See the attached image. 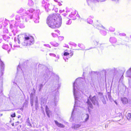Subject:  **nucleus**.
<instances>
[{"label": "nucleus", "mask_w": 131, "mask_h": 131, "mask_svg": "<svg viewBox=\"0 0 131 131\" xmlns=\"http://www.w3.org/2000/svg\"><path fill=\"white\" fill-rule=\"evenodd\" d=\"M62 19L59 14H53L50 15L47 17V23L51 28H59L61 24Z\"/></svg>", "instance_id": "obj_1"}, {"label": "nucleus", "mask_w": 131, "mask_h": 131, "mask_svg": "<svg viewBox=\"0 0 131 131\" xmlns=\"http://www.w3.org/2000/svg\"><path fill=\"white\" fill-rule=\"evenodd\" d=\"M45 68L46 70L45 73L44 71L43 72L41 77V82L42 83H44L43 85V84H40L39 85L38 87L39 89V91H40L43 85L48 81L50 78V74L51 73L50 71H49L47 67H45Z\"/></svg>", "instance_id": "obj_2"}, {"label": "nucleus", "mask_w": 131, "mask_h": 131, "mask_svg": "<svg viewBox=\"0 0 131 131\" xmlns=\"http://www.w3.org/2000/svg\"><path fill=\"white\" fill-rule=\"evenodd\" d=\"M82 79L81 78H79L77 79L73 83V95L75 98V104L74 106V110L76 109L75 107L76 106H78L77 105V103L78 102H80L79 101H78L77 99L79 97V96L80 95V93L78 91V90H79L78 87H77L76 85H77V81L79 80L80 79Z\"/></svg>", "instance_id": "obj_3"}, {"label": "nucleus", "mask_w": 131, "mask_h": 131, "mask_svg": "<svg viewBox=\"0 0 131 131\" xmlns=\"http://www.w3.org/2000/svg\"><path fill=\"white\" fill-rule=\"evenodd\" d=\"M34 39L31 36L25 35L24 39V41L22 42L23 45L26 46L32 44L34 43Z\"/></svg>", "instance_id": "obj_4"}, {"label": "nucleus", "mask_w": 131, "mask_h": 131, "mask_svg": "<svg viewBox=\"0 0 131 131\" xmlns=\"http://www.w3.org/2000/svg\"><path fill=\"white\" fill-rule=\"evenodd\" d=\"M99 23L97 20L96 22L93 23V25L94 27L100 30V32L102 34L104 35H106V32L103 30L104 29H105V28L101 25H99Z\"/></svg>", "instance_id": "obj_5"}, {"label": "nucleus", "mask_w": 131, "mask_h": 131, "mask_svg": "<svg viewBox=\"0 0 131 131\" xmlns=\"http://www.w3.org/2000/svg\"><path fill=\"white\" fill-rule=\"evenodd\" d=\"M89 98L91 101L92 103L94 105H96L97 106H99V104L98 102V99L96 96H94L92 98H91V95H90Z\"/></svg>", "instance_id": "obj_6"}, {"label": "nucleus", "mask_w": 131, "mask_h": 131, "mask_svg": "<svg viewBox=\"0 0 131 131\" xmlns=\"http://www.w3.org/2000/svg\"><path fill=\"white\" fill-rule=\"evenodd\" d=\"M75 13L72 12L69 15V16L73 20H75L76 19V17H78V13L77 14L76 12H74Z\"/></svg>", "instance_id": "obj_7"}, {"label": "nucleus", "mask_w": 131, "mask_h": 131, "mask_svg": "<svg viewBox=\"0 0 131 131\" xmlns=\"http://www.w3.org/2000/svg\"><path fill=\"white\" fill-rule=\"evenodd\" d=\"M89 115L88 114H85L82 117V120L84 122H86L89 119Z\"/></svg>", "instance_id": "obj_8"}, {"label": "nucleus", "mask_w": 131, "mask_h": 131, "mask_svg": "<svg viewBox=\"0 0 131 131\" xmlns=\"http://www.w3.org/2000/svg\"><path fill=\"white\" fill-rule=\"evenodd\" d=\"M121 100L124 104H125L128 103V99L126 97H121Z\"/></svg>", "instance_id": "obj_9"}, {"label": "nucleus", "mask_w": 131, "mask_h": 131, "mask_svg": "<svg viewBox=\"0 0 131 131\" xmlns=\"http://www.w3.org/2000/svg\"><path fill=\"white\" fill-rule=\"evenodd\" d=\"M81 126V124H75L74 125V126L72 127V128L76 130H77L79 129Z\"/></svg>", "instance_id": "obj_10"}, {"label": "nucleus", "mask_w": 131, "mask_h": 131, "mask_svg": "<svg viewBox=\"0 0 131 131\" xmlns=\"http://www.w3.org/2000/svg\"><path fill=\"white\" fill-rule=\"evenodd\" d=\"M47 99L46 98H42L41 99V104L42 105L44 106L46 104L47 101Z\"/></svg>", "instance_id": "obj_11"}, {"label": "nucleus", "mask_w": 131, "mask_h": 131, "mask_svg": "<svg viewBox=\"0 0 131 131\" xmlns=\"http://www.w3.org/2000/svg\"><path fill=\"white\" fill-rule=\"evenodd\" d=\"M86 103L87 104L88 107H89L91 108H93L92 104L91 102L90 101L88 98V100L86 102Z\"/></svg>", "instance_id": "obj_12"}, {"label": "nucleus", "mask_w": 131, "mask_h": 131, "mask_svg": "<svg viewBox=\"0 0 131 131\" xmlns=\"http://www.w3.org/2000/svg\"><path fill=\"white\" fill-rule=\"evenodd\" d=\"M54 122L56 125L58 127L63 128L64 127V126L62 124L59 123L57 121H54Z\"/></svg>", "instance_id": "obj_13"}, {"label": "nucleus", "mask_w": 131, "mask_h": 131, "mask_svg": "<svg viewBox=\"0 0 131 131\" xmlns=\"http://www.w3.org/2000/svg\"><path fill=\"white\" fill-rule=\"evenodd\" d=\"M46 110L47 114L48 116L49 117H50V114L51 112L49 110L48 108V107L47 106H46Z\"/></svg>", "instance_id": "obj_14"}, {"label": "nucleus", "mask_w": 131, "mask_h": 131, "mask_svg": "<svg viewBox=\"0 0 131 131\" xmlns=\"http://www.w3.org/2000/svg\"><path fill=\"white\" fill-rule=\"evenodd\" d=\"M110 41L112 43H115L116 42V40L115 38L112 37L110 38Z\"/></svg>", "instance_id": "obj_15"}, {"label": "nucleus", "mask_w": 131, "mask_h": 131, "mask_svg": "<svg viewBox=\"0 0 131 131\" xmlns=\"http://www.w3.org/2000/svg\"><path fill=\"white\" fill-rule=\"evenodd\" d=\"M38 98L37 97H36V99H35V108L36 110H37V108L38 106Z\"/></svg>", "instance_id": "obj_16"}, {"label": "nucleus", "mask_w": 131, "mask_h": 131, "mask_svg": "<svg viewBox=\"0 0 131 131\" xmlns=\"http://www.w3.org/2000/svg\"><path fill=\"white\" fill-rule=\"evenodd\" d=\"M57 95L56 96L54 97V103H55L56 102H57L58 101V90H57Z\"/></svg>", "instance_id": "obj_17"}, {"label": "nucleus", "mask_w": 131, "mask_h": 131, "mask_svg": "<svg viewBox=\"0 0 131 131\" xmlns=\"http://www.w3.org/2000/svg\"><path fill=\"white\" fill-rule=\"evenodd\" d=\"M17 73H19L20 72H22V70L21 68L20 65H19L17 68Z\"/></svg>", "instance_id": "obj_18"}, {"label": "nucleus", "mask_w": 131, "mask_h": 131, "mask_svg": "<svg viewBox=\"0 0 131 131\" xmlns=\"http://www.w3.org/2000/svg\"><path fill=\"white\" fill-rule=\"evenodd\" d=\"M66 20L67 21L66 23V24L69 25L71 24L72 21L71 19H69L68 18H66Z\"/></svg>", "instance_id": "obj_19"}, {"label": "nucleus", "mask_w": 131, "mask_h": 131, "mask_svg": "<svg viewBox=\"0 0 131 131\" xmlns=\"http://www.w3.org/2000/svg\"><path fill=\"white\" fill-rule=\"evenodd\" d=\"M127 73L128 76L130 77L131 76V68L127 72Z\"/></svg>", "instance_id": "obj_20"}, {"label": "nucleus", "mask_w": 131, "mask_h": 131, "mask_svg": "<svg viewBox=\"0 0 131 131\" xmlns=\"http://www.w3.org/2000/svg\"><path fill=\"white\" fill-rule=\"evenodd\" d=\"M50 43L53 46H55V47L59 45V44L58 43L56 42H51Z\"/></svg>", "instance_id": "obj_21"}, {"label": "nucleus", "mask_w": 131, "mask_h": 131, "mask_svg": "<svg viewBox=\"0 0 131 131\" xmlns=\"http://www.w3.org/2000/svg\"><path fill=\"white\" fill-rule=\"evenodd\" d=\"M87 21L88 23L90 24H92L93 23L92 20L90 18H89L87 19Z\"/></svg>", "instance_id": "obj_22"}, {"label": "nucleus", "mask_w": 131, "mask_h": 131, "mask_svg": "<svg viewBox=\"0 0 131 131\" xmlns=\"http://www.w3.org/2000/svg\"><path fill=\"white\" fill-rule=\"evenodd\" d=\"M127 119L129 120H131V114L128 113L127 116Z\"/></svg>", "instance_id": "obj_23"}, {"label": "nucleus", "mask_w": 131, "mask_h": 131, "mask_svg": "<svg viewBox=\"0 0 131 131\" xmlns=\"http://www.w3.org/2000/svg\"><path fill=\"white\" fill-rule=\"evenodd\" d=\"M69 53L66 52H65L64 53V57H63V58L64 59V60H65V61H66V60L65 59V58H66V56H67L68 55H69Z\"/></svg>", "instance_id": "obj_24"}, {"label": "nucleus", "mask_w": 131, "mask_h": 131, "mask_svg": "<svg viewBox=\"0 0 131 131\" xmlns=\"http://www.w3.org/2000/svg\"><path fill=\"white\" fill-rule=\"evenodd\" d=\"M16 43V44L18 43L19 44L20 43V41L18 39H14Z\"/></svg>", "instance_id": "obj_25"}, {"label": "nucleus", "mask_w": 131, "mask_h": 131, "mask_svg": "<svg viewBox=\"0 0 131 131\" xmlns=\"http://www.w3.org/2000/svg\"><path fill=\"white\" fill-rule=\"evenodd\" d=\"M52 35L53 37H56L58 36L57 34L54 33H52L51 34Z\"/></svg>", "instance_id": "obj_26"}, {"label": "nucleus", "mask_w": 131, "mask_h": 131, "mask_svg": "<svg viewBox=\"0 0 131 131\" xmlns=\"http://www.w3.org/2000/svg\"><path fill=\"white\" fill-rule=\"evenodd\" d=\"M109 30L113 32L115 31V29L114 28L111 27L109 28Z\"/></svg>", "instance_id": "obj_27"}, {"label": "nucleus", "mask_w": 131, "mask_h": 131, "mask_svg": "<svg viewBox=\"0 0 131 131\" xmlns=\"http://www.w3.org/2000/svg\"><path fill=\"white\" fill-rule=\"evenodd\" d=\"M30 103L31 105V106H32L33 105V99H31L30 100Z\"/></svg>", "instance_id": "obj_28"}, {"label": "nucleus", "mask_w": 131, "mask_h": 131, "mask_svg": "<svg viewBox=\"0 0 131 131\" xmlns=\"http://www.w3.org/2000/svg\"><path fill=\"white\" fill-rule=\"evenodd\" d=\"M8 46L7 45H5L3 46V48L5 49H7V48H8Z\"/></svg>", "instance_id": "obj_29"}, {"label": "nucleus", "mask_w": 131, "mask_h": 131, "mask_svg": "<svg viewBox=\"0 0 131 131\" xmlns=\"http://www.w3.org/2000/svg\"><path fill=\"white\" fill-rule=\"evenodd\" d=\"M83 46V45H81L80 44H79L78 45V46L79 47H80L81 48H82L83 49H85V48L84 47H82V46Z\"/></svg>", "instance_id": "obj_30"}, {"label": "nucleus", "mask_w": 131, "mask_h": 131, "mask_svg": "<svg viewBox=\"0 0 131 131\" xmlns=\"http://www.w3.org/2000/svg\"><path fill=\"white\" fill-rule=\"evenodd\" d=\"M102 101L103 102V104H106V101L105 100V99H104V98H103L102 99Z\"/></svg>", "instance_id": "obj_31"}, {"label": "nucleus", "mask_w": 131, "mask_h": 131, "mask_svg": "<svg viewBox=\"0 0 131 131\" xmlns=\"http://www.w3.org/2000/svg\"><path fill=\"white\" fill-rule=\"evenodd\" d=\"M63 37L62 36H59L58 37V39L60 40H62L63 39Z\"/></svg>", "instance_id": "obj_32"}, {"label": "nucleus", "mask_w": 131, "mask_h": 131, "mask_svg": "<svg viewBox=\"0 0 131 131\" xmlns=\"http://www.w3.org/2000/svg\"><path fill=\"white\" fill-rule=\"evenodd\" d=\"M49 54L50 56H52L54 57H56V55L55 54H53V53H50Z\"/></svg>", "instance_id": "obj_33"}, {"label": "nucleus", "mask_w": 131, "mask_h": 131, "mask_svg": "<svg viewBox=\"0 0 131 131\" xmlns=\"http://www.w3.org/2000/svg\"><path fill=\"white\" fill-rule=\"evenodd\" d=\"M11 116L12 117H14L15 116V113H14L13 114L11 115Z\"/></svg>", "instance_id": "obj_34"}, {"label": "nucleus", "mask_w": 131, "mask_h": 131, "mask_svg": "<svg viewBox=\"0 0 131 131\" xmlns=\"http://www.w3.org/2000/svg\"><path fill=\"white\" fill-rule=\"evenodd\" d=\"M62 9L61 10H60V9L59 10L60 12V13H62L63 12H65L64 10V9Z\"/></svg>", "instance_id": "obj_35"}, {"label": "nucleus", "mask_w": 131, "mask_h": 131, "mask_svg": "<svg viewBox=\"0 0 131 131\" xmlns=\"http://www.w3.org/2000/svg\"><path fill=\"white\" fill-rule=\"evenodd\" d=\"M119 35L120 36H125L126 35L124 33L120 34Z\"/></svg>", "instance_id": "obj_36"}, {"label": "nucleus", "mask_w": 131, "mask_h": 131, "mask_svg": "<svg viewBox=\"0 0 131 131\" xmlns=\"http://www.w3.org/2000/svg\"><path fill=\"white\" fill-rule=\"evenodd\" d=\"M44 45L45 46H46L47 47H49V48H51L50 45L48 44H45Z\"/></svg>", "instance_id": "obj_37"}, {"label": "nucleus", "mask_w": 131, "mask_h": 131, "mask_svg": "<svg viewBox=\"0 0 131 131\" xmlns=\"http://www.w3.org/2000/svg\"><path fill=\"white\" fill-rule=\"evenodd\" d=\"M58 9H53L52 10H54L56 12H58Z\"/></svg>", "instance_id": "obj_38"}, {"label": "nucleus", "mask_w": 131, "mask_h": 131, "mask_svg": "<svg viewBox=\"0 0 131 131\" xmlns=\"http://www.w3.org/2000/svg\"><path fill=\"white\" fill-rule=\"evenodd\" d=\"M56 58H57V59H55V61L56 62V61H57V60L59 58V57L58 56V57H56Z\"/></svg>", "instance_id": "obj_39"}, {"label": "nucleus", "mask_w": 131, "mask_h": 131, "mask_svg": "<svg viewBox=\"0 0 131 131\" xmlns=\"http://www.w3.org/2000/svg\"><path fill=\"white\" fill-rule=\"evenodd\" d=\"M22 18H25V21L26 22H27V21L26 20V18L25 17V16H23L22 17Z\"/></svg>", "instance_id": "obj_40"}, {"label": "nucleus", "mask_w": 131, "mask_h": 131, "mask_svg": "<svg viewBox=\"0 0 131 131\" xmlns=\"http://www.w3.org/2000/svg\"><path fill=\"white\" fill-rule=\"evenodd\" d=\"M54 31L55 32H58V33H59V32H60V31L58 30H55Z\"/></svg>", "instance_id": "obj_41"}, {"label": "nucleus", "mask_w": 131, "mask_h": 131, "mask_svg": "<svg viewBox=\"0 0 131 131\" xmlns=\"http://www.w3.org/2000/svg\"><path fill=\"white\" fill-rule=\"evenodd\" d=\"M94 42L95 43V45H97L98 44V42L95 41H94Z\"/></svg>", "instance_id": "obj_42"}, {"label": "nucleus", "mask_w": 131, "mask_h": 131, "mask_svg": "<svg viewBox=\"0 0 131 131\" xmlns=\"http://www.w3.org/2000/svg\"><path fill=\"white\" fill-rule=\"evenodd\" d=\"M49 9H46V10L47 12H48L49 10Z\"/></svg>", "instance_id": "obj_43"}, {"label": "nucleus", "mask_w": 131, "mask_h": 131, "mask_svg": "<svg viewBox=\"0 0 131 131\" xmlns=\"http://www.w3.org/2000/svg\"><path fill=\"white\" fill-rule=\"evenodd\" d=\"M73 55V53H70V57H71V56Z\"/></svg>", "instance_id": "obj_44"}, {"label": "nucleus", "mask_w": 131, "mask_h": 131, "mask_svg": "<svg viewBox=\"0 0 131 131\" xmlns=\"http://www.w3.org/2000/svg\"><path fill=\"white\" fill-rule=\"evenodd\" d=\"M29 12H30V10H29V11L28 12H27V14H29Z\"/></svg>", "instance_id": "obj_45"}, {"label": "nucleus", "mask_w": 131, "mask_h": 131, "mask_svg": "<svg viewBox=\"0 0 131 131\" xmlns=\"http://www.w3.org/2000/svg\"><path fill=\"white\" fill-rule=\"evenodd\" d=\"M30 19H32V16H31L30 17Z\"/></svg>", "instance_id": "obj_46"}, {"label": "nucleus", "mask_w": 131, "mask_h": 131, "mask_svg": "<svg viewBox=\"0 0 131 131\" xmlns=\"http://www.w3.org/2000/svg\"><path fill=\"white\" fill-rule=\"evenodd\" d=\"M115 103L117 104V103L116 102H115Z\"/></svg>", "instance_id": "obj_47"}, {"label": "nucleus", "mask_w": 131, "mask_h": 131, "mask_svg": "<svg viewBox=\"0 0 131 131\" xmlns=\"http://www.w3.org/2000/svg\"><path fill=\"white\" fill-rule=\"evenodd\" d=\"M21 110H23V108H21Z\"/></svg>", "instance_id": "obj_48"}, {"label": "nucleus", "mask_w": 131, "mask_h": 131, "mask_svg": "<svg viewBox=\"0 0 131 131\" xmlns=\"http://www.w3.org/2000/svg\"><path fill=\"white\" fill-rule=\"evenodd\" d=\"M29 125H31V124H29Z\"/></svg>", "instance_id": "obj_49"}, {"label": "nucleus", "mask_w": 131, "mask_h": 131, "mask_svg": "<svg viewBox=\"0 0 131 131\" xmlns=\"http://www.w3.org/2000/svg\"><path fill=\"white\" fill-rule=\"evenodd\" d=\"M130 37L131 38V35L130 36Z\"/></svg>", "instance_id": "obj_50"}, {"label": "nucleus", "mask_w": 131, "mask_h": 131, "mask_svg": "<svg viewBox=\"0 0 131 131\" xmlns=\"http://www.w3.org/2000/svg\"><path fill=\"white\" fill-rule=\"evenodd\" d=\"M1 115V116H2V114Z\"/></svg>", "instance_id": "obj_51"}, {"label": "nucleus", "mask_w": 131, "mask_h": 131, "mask_svg": "<svg viewBox=\"0 0 131 131\" xmlns=\"http://www.w3.org/2000/svg\"><path fill=\"white\" fill-rule=\"evenodd\" d=\"M73 112V111H72V112ZM72 113H73V112H72V115L73 114Z\"/></svg>", "instance_id": "obj_52"}]
</instances>
